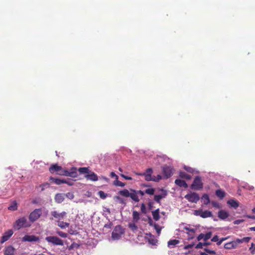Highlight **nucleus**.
I'll use <instances>...</instances> for the list:
<instances>
[{"label":"nucleus","mask_w":255,"mask_h":255,"mask_svg":"<svg viewBox=\"0 0 255 255\" xmlns=\"http://www.w3.org/2000/svg\"><path fill=\"white\" fill-rule=\"evenodd\" d=\"M152 173V170L151 168H147L145 172L143 173H136L138 175L144 176L145 180L147 181H155V179L151 177V174Z\"/></svg>","instance_id":"8"},{"label":"nucleus","mask_w":255,"mask_h":255,"mask_svg":"<svg viewBox=\"0 0 255 255\" xmlns=\"http://www.w3.org/2000/svg\"><path fill=\"white\" fill-rule=\"evenodd\" d=\"M219 240V237L217 235H215L212 239H211V241L214 242H218Z\"/></svg>","instance_id":"53"},{"label":"nucleus","mask_w":255,"mask_h":255,"mask_svg":"<svg viewBox=\"0 0 255 255\" xmlns=\"http://www.w3.org/2000/svg\"><path fill=\"white\" fill-rule=\"evenodd\" d=\"M39 240V237L34 235H25L22 238V242H37Z\"/></svg>","instance_id":"12"},{"label":"nucleus","mask_w":255,"mask_h":255,"mask_svg":"<svg viewBox=\"0 0 255 255\" xmlns=\"http://www.w3.org/2000/svg\"><path fill=\"white\" fill-rule=\"evenodd\" d=\"M194 246V244H189L188 245L185 246L184 247V249L185 250H188V249H191L192 248H193Z\"/></svg>","instance_id":"51"},{"label":"nucleus","mask_w":255,"mask_h":255,"mask_svg":"<svg viewBox=\"0 0 255 255\" xmlns=\"http://www.w3.org/2000/svg\"><path fill=\"white\" fill-rule=\"evenodd\" d=\"M49 180L52 182L54 183L56 185H60L61 184L66 183V180L65 179H60L57 178H55L54 177H50Z\"/></svg>","instance_id":"22"},{"label":"nucleus","mask_w":255,"mask_h":255,"mask_svg":"<svg viewBox=\"0 0 255 255\" xmlns=\"http://www.w3.org/2000/svg\"><path fill=\"white\" fill-rule=\"evenodd\" d=\"M74 171H70V177H72V178H76L77 177L78 174L76 172V168H74Z\"/></svg>","instance_id":"39"},{"label":"nucleus","mask_w":255,"mask_h":255,"mask_svg":"<svg viewBox=\"0 0 255 255\" xmlns=\"http://www.w3.org/2000/svg\"><path fill=\"white\" fill-rule=\"evenodd\" d=\"M244 221L245 220L243 219L236 220L234 221V225H239V224L244 222Z\"/></svg>","instance_id":"50"},{"label":"nucleus","mask_w":255,"mask_h":255,"mask_svg":"<svg viewBox=\"0 0 255 255\" xmlns=\"http://www.w3.org/2000/svg\"><path fill=\"white\" fill-rule=\"evenodd\" d=\"M98 195H99V196L102 198V199H105L107 197V194L106 193H105L104 191H100L99 192H98Z\"/></svg>","instance_id":"41"},{"label":"nucleus","mask_w":255,"mask_h":255,"mask_svg":"<svg viewBox=\"0 0 255 255\" xmlns=\"http://www.w3.org/2000/svg\"><path fill=\"white\" fill-rule=\"evenodd\" d=\"M136 192L137 193V195L139 194L141 196H143L144 195V194L145 193V191L143 192V191H142L141 190H136Z\"/></svg>","instance_id":"56"},{"label":"nucleus","mask_w":255,"mask_h":255,"mask_svg":"<svg viewBox=\"0 0 255 255\" xmlns=\"http://www.w3.org/2000/svg\"><path fill=\"white\" fill-rule=\"evenodd\" d=\"M49 171L51 173H56L57 174L61 175L63 171L62 167L58 165L57 164H52L49 168Z\"/></svg>","instance_id":"10"},{"label":"nucleus","mask_w":255,"mask_h":255,"mask_svg":"<svg viewBox=\"0 0 255 255\" xmlns=\"http://www.w3.org/2000/svg\"><path fill=\"white\" fill-rule=\"evenodd\" d=\"M217 242V245L218 246H220L222 243V242L220 240H218V242Z\"/></svg>","instance_id":"64"},{"label":"nucleus","mask_w":255,"mask_h":255,"mask_svg":"<svg viewBox=\"0 0 255 255\" xmlns=\"http://www.w3.org/2000/svg\"><path fill=\"white\" fill-rule=\"evenodd\" d=\"M133 221L137 222L139 220V214L136 211H133L132 212Z\"/></svg>","instance_id":"26"},{"label":"nucleus","mask_w":255,"mask_h":255,"mask_svg":"<svg viewBox=\"0 0 255 255\" xmlns=\"http://www.w3.org/2000/svg\"><path fill=\"white\" fill-rule=\"evenodd\" d=\"M202 239H203L204 240V234L202 233L199 235V236L197 237L198 241H200Z\"/></svg>","instance_id":"55"},{"label":"nucleus","mask_w":255,"mask_h":255,"mask_svg":"<svg viewBox=\"0 0 255 255\" xmlns=\"http://www.w3.org/2000/svg\"><path fill=\"white\" fill-rule=\"evenodd\" d=\"M51 215L55 219H58L59 220L64 219L67 213L66 212L63 211L60 213H58L56 211H53L51 212Z\"/></svg>","instance_id":"11"},{"label":"nucleus","mask_w":255,"mask_h":255,"mask_svg":"<svg viewBox=\"0 0 255 255\" xmlns=\"http://www.w3.org/2000/svg\"><path fill=\"white\" fill-rule=\"evenodd\" d=\"M204 246V244L202 243H199L196 246V249H202L203 248V246Z\"/></svg>","instance_id":"54"},{"label":"nucleus","mask_w":255,"mask_h":255,"mask_svg":"<svg viewBox=\"0 0 255 255\" xmlns=\"http://www.w3.org/2000/svg\"><path fill=\"white\" fill-rule=\"evenodd\" d=\"M110 175L111 177H116V180L118 179V176L114 172H112Z\"/></svg>","instance_id":"57"},{"label":"nucleus","mask_w":255,"mask_h":255,"mask_svg":"<svg viewBox=\"0 0 255 255\" xmlns=\"http://www.w3.org/2000/svg\"><path fill=\"white\" fill-rule=\"evenodd\" d=\"M184 169L187 171V172H190V173H193V169L191 167H189V166H185L184 167Z\"/></svg>","instance_id":"48"},{"label":"nucleus","mask_w":255,"mask_h":255,"mask_svg":"<svg viewBox=\"0 0 255 255\" xmlns=\"http://www.w3.org/2000/svg\"><path fill=\"white\" fill-rule=\"evenodd\" d=\"M15 252V249L11 246L7 247L4 250V255H13Z\"/></svg>","instance_id":"19"},{"label":"nucleus","mask_w":255,"mask_h":255,"mask_svg":"<svg viewBox=\"0 0 255 255\" xmlns=\"http://www.w3.org/2000/svg\"><path fill=\"white\" fill-rule=\"evenodd\" d=\"M184 229L185 230H186V231H188V232H190V233H192V234H194V233H195V229H193V228H192V229H190V228H188V227H184Z\"/></svg>","instance_id":"46"},{"label":"nucleus","mask_w":255,"mask_h":255,"mask_svg":"<svg viewBox=\"0 0 255 255\" xmlns=\"http://www.w3.org/2000/svg\"><path fill=\"white\" fill-rule=\"evenodd\" d=\"M120 175L126 180H131L132 179L131 177L126 176L123 174H121Z\"/></svg>","instance_id":"52"},{"label":"nucleus","mask_w":255,"mask_h":255,"mask_svg":"<svg viewBox=\"0 0 255 255\" xmlns=\"http://www.w3.org/2000/svg\"><path fill=\"white\" fill-rule=\"evenodd\" d=\"M212 204L215 207L219 208V204L217 203H216V202H212Z\"/></svg>","instance_id":"61"},{"label":"nucleus","mask_w":255,"mask_h":255,"mask_svg":"<svg viewBox=\"0 0 255 255\" xmlns=\"http://www.w3.org/2000/svg\"><path fill=\"white\" fill-rule=\"evenodd\" d=\"M153 205V203L152 202H149L148 203V208H149V210H151L152 209Z\"/></svg>","instance_id":"59"},{"label":"nucleus","mask_w":255,"mask_h":255,"mask_svg":"<svg viewBox=\"0 0 255 255\" xmlns=\"http://www.w3.org/2000/svg\"><path fill=\"white\" fill-rule=\"evenodd\" d=\"M246 217L248 218H249V219H255V216L246 215Z\"/></svg>","instance_id":"63"},{"label":"nucleus","mask_w":255,"mask_h":255,"mask_svg":"<svg viewBox=\"0 0 255 255\" xmlns=\"http://www.w3.org/2000/svg\"><path fill=\"white\" fill-rule=\"evenodd\" d=\"M179 243V241L177 240H169L168 242V247H174L175 245L178 244Z\"/></svg>","instance_id":"29"},{"label":"nucleus","mask_w":255,"mask_h":255,"mask_svg":"<svg viewBox=\"0 0 255 255\" xmlns=\"http://www.w3.org/2000/svg\"><path fill=\"white\" fill-rule=\"evenodd\" d=\"M49 187V184L48 183H44L39 186V187L41 188V191L44 190L45 188H48Z\"/></svg>","instance_id":"42"},{"label":"nucleus","mask_w":255,"mask_h":255,"mask_svg":"<svg viewBox=\"0 0 255 255\" xmlns=\"http://www.w3.org/2000/svg\"><path fill=\"white\" fill-rule=\"evenodd\" d=\"M113 226L112 222H109L107 224H105L104 225V228L107 229H111Z\"/></svg>","instance_id":"49"},{"label":"nucleus","mask_w":255,"mask_h":255,"mask_svg":"<svg viewBox=\"0 0 255 255\" xmlns=\"http://www.w3.org/2000/svg\"><path fill=\"white\" fill-rule=\"evenodd\" d=\"M70 172L63 169V171L62 172L61 175H65L66 176L70 177Z\"/></svg>","instance_id":"47"},{"label":"nucleus","mask_w":255,"mask_h":255,"mask_svg":"<svg viewBox=\"0 0 255 255\" xmlns=\"http://www.w3.org/2000/svg\"><path fill=\"white\" fill-rule=\"evenodd\" d=\"M30 226L31 224L27 221L26 218L22 217L16 220L13 227L15 229L18 230L22 228H27Z\"/></svg>","instance_id":"2"},{"label":"nucleus","mask_w":255,"mask_h":255,"mask_svg":"<svg viewBox=\"0 0 255 255\" xmlns=\"http://www.w3.org/2000/svg\"><path fill=\"white\" fill-rule=\"evenodd\" d=\"M179 176L182 178H185L187 180H190L191 178V176L187 174L185 172H181L179 174Z\"/></svg>","instance_id":"27"},{"label":"nucleus","mask_w":255,"mask_h":255,"mask_svg":"<svg viewBox=\"0 0 255 255\" xmlns=\"http://www.w3.org/2000/svg\"><path fill=\"white\" fill-rule=\"evenodd\" d=\"M85 177L88 180L93 181H96L98 180L97 175L93 172H90V173L86 174Z\"/></svg>","instance_id":"17"},{"label":"nucleus","mask_w":255,"mask_h":255,"mask_svg":"<svg viewBox=\"0 0 255 255\" xmlns=\"http://www.w3.org/2000/svg\"><path fill=\"white\" fill-rule=\"evenodd\" d=\"M114 185L116 186H120V187H124L126 185L125 183L122 182L118 180V179H116L114 181Z\"/></svg>","instance_id":"33"},{"label":"nucleus","mask_w":255,"mask_h":255,"mask_svg":"<svg viewBox=\"0 0 255 255\" xmlns=\"http://www.w3.org/2000/svg\"><path fill=\"white\" fill-rule=\"evenodd\" d=\"M185 198L188 201L192 203H197L200 199L198 194L196 193H191L185 195Z\"/></svg>","instance_id":"9"},{"label":"nucleus","mask_w":255,"mask_h":255,"mask_svg":"<svg viewBox=\"0 0 255 255\" xmlns=\"http://www.w3.org/2000/svg\"><path fill=\"white\" fill-rule=\"evenodd\" d=\"M65 183L68 184L69 186H72L74 184V183L72 181H69L67 180H66V183Z\"/></svg>","instance_id":"60"},{"label":"nucleus","mask_w":255,"mask_h":255,"mask_svg":"<svg viewBox=\"0 0 255 255\" xmlns=\"http://www.w3.org/2000/svg\"><path fill=\"white\" fill-rule=\"evenodd\" d=\"M42 213L41 209H36L29 214V220L31 223H33L40 217Z\"/></svg>","instance_id":"5"},{"label":"nucleus","mask_w":255,"mask_h":255,"mask_svg":"<svg viewBox=\"0 0 255 255\" xmlns=\"http://www.w3.org/2000/svg\"><path fill=\"white\" fill-rule=\"evenodd\" d=\"M129 228L132 231H135L137 230V227L134 223H130L128 224Z\"/></svg>","instance_id":"35"},{"label":"nucleus","mask_w":255,"mask_h":255,"mask_svg":"<svg viewBox=\"0 0 255 255\" xmlns=\"http://www.w3.org/2000/svg\"><path fill=\"white\" fill-rule=\"evenodd\" d=\"M157 240L155 239L154 238H151L149 239L148 240V243L149 244L152 245H155L157 243Z\"/></svg>","instance_id":"43"},{"label":"nucleus","mask_w":255,"mask_h":255,"mask_svg":"<svg viewBox=\"0 0 255 255\" xmlns=\"http://www.w3.org/2000/svg\"><path fill=\"white\" fill-rule=\"evenodd\" d=\"M13 232L12 230H8L6 231L4 235L1 237V239L0 241V243L3 244L5 242L7 241L10 237L13 235Z\"/></svg>","instance_id":"13"},{"label":"nucleus","mask_w":255,"mask_h":255,"mask_svg":"<svg viewBox=\"0 0 255 255\" xmlns=\"http://www.w3.org/2000/svg\"><path fill=\"white\" fill-rule=\"evenodd\" d=\"M119 193L120 195L125 197H130L133 201L135 202H138L139 199L138 198L136 190L130 189L129 191L125 189L119 191Z\"/></svg>","instance_id":"1"},{"label":"nucleus","mask_w":255,"mask_h":255,"mask_svg":"<svg viewBox=\"0 0 255 255\" xmlns=\"http://www.w3.org/2000/svg\"><path fill=\"white\" fill-rule=\"evenodd\" d=\"M58 226L62 229H65L69 226V224L66 222H64L63 221L59 222Z\"/></svg>","instance_id":"32"},{"label":"nucleus","mask_w":255,"mask_h":255,"mask_svg":"<svg viewBox=\"0 0 255 255\" xmlns=\"http://www.w3.org/2000/svg\"><path fill=\"white\" fill-rule=\"evenodd\" d=\"M216 195L220 198H223L225 196V193L224 191L221 190H217L216 191Z\"/></svg>","instance_id":"30"},{"label":"nucleus","mask_w":255,"mask_h":255,"mask_svg":"<svg viewBox=\"0 0 255 255\" xmlns=\"http://www.w3.org/2000/svg\"><path fill=\"white\" fill-rule=\"evenodd\" d=\"M203 187V184L200 176H196L193 183L191 185V189L193 190H200Z\"/></svg>","instance_id":"6"},{"label":"nucleus","mask_w":255,"mask_h":255,"mask_svg":"<svg viewBox=\"0 0 255 255\" xmlns=\"http://www.w3.org/2000/svg\"><path fill=\"white\" fill-rule=\"evenodd\" d=\"M66 196L71 199H72L74 198V195L70 193H67Z\"/></svg>","instance_id":"58"},{"label":"nucleus","mask_w":255,"mask_h":255,"mask_svg":"<svg viewBox=\"0 0 255 255\" xmlns=\"http://www.w3.org/2000/svg\"><path fill=\"white\" fill-rule=\"evenodd\" d=\"M45 240L48 243H52L53 245L63 246V242L60 238L56 236H48L46 237Z\"/></svg>","instance_id":"7"},{"label":"nucleus","mask_w":255,"mask_h":255,"mask_svg":"<svg viewBox=\"0 0 255 255\" xmlns=\"http://www.w3.org/2000/svg\"><path fill=\"white\" fill-rule=\"evenodd\" d=\"M193 214L196 216H200L202 218L213 217V214L211 211L208 210L203 211L202 209L194 210Z\"/></svg>","instance_id":"4"},{"label":"nucleus","mask_w":255,"mask_h":255,"mask_svg":"<svg viewBox=\"0 0 255 255\" xmlns=\"http://www.w3.org/2000/svg\"><path fill=\"white\" fill-rule=\"evenodd\" d=\"M140 210L142 213L145 214L146 213V207L144 204L142 203L140 207Z\"/></svg>","instance_id":"44"},{"label":"nucleus","mask_w":255,"mask_h":255,"mask_svg":"<svg viewBox=\"0 0 255 255\" xmlns=\"http://www.w3.org/2000/svg\"><path fill=\"white\" fill-rule=\"evenodd\" d=\"M249 250L252 255L255 254V245L254 243H252L251 247L249 248Z\"/></svg>","instance_id":"40"},{"label":"nucleus","mask_w":255,"mask_h":255,"mask_svg":"<svg viewBox=\"0 0 255 255\" xmlns=\"http://www.w3.org/2000/svg\"><path fill=\"white\" fill-rule=\"evenodd\" d=\"M175 183L180 187H183L185 188H187L188 187V185L186 182L184 180H182L181 179H176Z\"/></svg>","instance_id":"20"},{"label":"nucleus","mask_w":255,"mask_h":255,"mask_svg":"<svg viewBox=\"0 0 255 255\" xmlns=\"http://www.w3.org/2000/svg\"><path fill=\"white\" fill-rule=\"evenodd\" d=\"M161 178H162L161 175H158L157 176L156 178H155V181H158L159 180H160V179H161Z\"/></svg>","instance_id":"62"},{"label":"nucleus","mask_w":255,"mask_h":255,"mask_svg":"<svg viewBox=\"0 0 255 255\" xmlns=\"http://www.w3.org/2000/svg\"><path fill=\"white\" fill-rule=\"evenodd\" d=\"M124 232V229L121 225L116 226L112 233V237L114 240H119Z\"/></svg>","instance_id":"3"},{"label":"nucleus","mask_w":255,"mask_h":255,"mask_svg":"<svg viewBox=\"0 0 255 255\" xmlns=\"http://www.w3.org/2000/svg\"><path fill=\"white\" fill-rule=\"evenodd\" d=\"M239 244H240L237 242V239L235 241H233L232 242L225 244L224 245V248L227 250L236 249L238 247Z\"/></svg>","instance_id":"14"},{"label":"nucleus","mask_w":255,"mask_h":255,"mask_svg":"<svg viewBox=\"0 0 255 255\" xmlns=\"http://www.w3.org/2000/svg\"><path fill=\"white\" fill-rule=\"evenodd\" d=\"M202 200L203 201V203L205 205H207L209 204L210 202V200L209 198V196L206 194H204L202 197Z\"/></svg>","instance_id":"25"},{"label":"nucleus","mask_w":255,"mask_h":255,"mask_svg":"<svg viewBox=\"0 0 255 255\" xmlns=\"http://www.w3.org/2000/svg\"><path fill=\"white\" fill-rule=\"evenodd\" d=\"M78 171L81 174H88L90 172L88 167H80L78 169Z\"/></svg>","instance_id":"28"},{"label":"nucleus","mask_w":255,"mask_h":255,"mask_svg":"<svg viewBox=\"0 0 255 255\" xmlns=\"http://www.w3.org/2000/svg\"><path fill=\"white\" fill-rule=\"evenodd\" d=\"M114 199L118 200L119 201L120 203H121L122 204H123V205H125L126 204V203H125L124 199L122 198L120 196H115L114 197Z\"/></svg>","instance_id":"37"},{"label":"nucleus","mask_w":255,"mask_h":255,"mask_svg":"<svg viewBox=\"0 0 255 255\" xmlns=\"http://www.w3.org/2000/svg\"><path fill=\"white\" fill-rule=\"evenodd\" d=\"M152 215L153 216V219L157 221H158L160 219L159 216V209H157L152 212Z\"/></svg>","instance_id":"24"},{"label":"nucleus","mask_w":255,"mask_h":255,"mask_svg":"<svg viewBox=\"0 0 255 255\" xmlns=\"http://www.w3.org/2000/svg\"><path fill=\"white\" fill-rule=\"evenodd\" d=\"M162 192V193L160 195H155L154 196V200L158 203H160V200L161 199L165 198L167 195V192L165 190L163 189L161 190Z\"/></svg>","instance_id":"16"},{"label":"nucleus","mask_w":255,"mask_h":255,"mask_svg":"<svg viewBox=\"0 0 255 255\" xmlns=\"http://www.w3.org/2000/svg\"><path fill=\"white\" fill-rule=\"evenodd\" d=\"M251 239V237H245L241 239H237V242L239 243V244H241L243 242L248 243Z\"/></svg>","instance_id":"34"},{"label":"nucleus","mask_w":255,"mask_h":255,"mask_svg":"<svg viewBox=\"0 0 255 255\" xmlns=\"http://www.w3.org/2000/svg\"><path fill=\"white\" fill-rule=\"evenodd\" d=\"M54 199H55V202L58 203H62L64 200L63 195L60 193H58V194H56Z\"/></svg>","instance_id":"23"},{"label":"nucleus","mask_w":255,"mask_h":255,"mask_svg":"<svg viewBox=\"0 0 255 255\" xmlns=\"http://www.w3.org/2000/svg\"><path fill=\"white\" fill-rule=\"evenodd\" d=\"M212 235V233L211 232H209L207 233L206 234H204V241H206L208 239L211 238Z\"/></svg>","instance_id":"38"},{"label":"nucleus","mask_w":255,"mask_h":255,"mask_svg":"<svg viewBox=\"0 0 255 255\" xmlns=\"http://www.w3.org/2000/svg\"><path fill=\"white\" fill-rule=\"evenodd\" d=\"M218 216L221 220H225L229 216V214L225 210H221L218 212Z\"/></svg>","instance_id":"18"},{"label":"nucleus","mask_w":255,"mask_h":255,"mask_svg":"<svg viewBox=\"0 0 255 255\" xmlns=\"http://www.w3.org/2000/svg\"><path fill=\"white\" fill-rule=\"evenodd\" d=\"M155 192V189L154 188H148L145 190V193L147 194L152 195Z\"/></svg>","instance_id":"36"},{"label":"nucleus","mask_w":255,"mask_h":255,"mask_svg":"<svg viewBox=\"0 0 255 255\" xmlns=\"http://www.w3.org/2000/svg\"><path fill=\"white\" fill-rule=\"evenodd\" d=\"M227 204L231 207L237 209L239 206V203L238 201L234 199H231L228 201Z\"/></svg>","instance_id":"21"},{"label":"nucleus","mask_w":255,"mask_h":255,"mask_svg":"<svg viewBox=\"0 0 255 255\" xmlns=\"http://www.w3.org/2000/svg\"><path fill=\"white\" fill-rule=\"evenodd\" d=\"M162 172L166 178L170 177L173 174L171 168L167 166H164L162 167Z\"/></svg>","instance_id":"15"},{"label":"nucleus","mask_w":255,"mask_h":255,"mask_svg":"<svg viewBox=\"0 0 255 255\" xmlns=\"http://www.w3.org/2000/svg\"><path fill=\"white\" fill-rule=\"evenodd\" d=\"M57 234L61 237L62 238H67V234L64 233L61 231H59L57 232Z\"/></svg>","instance_id":"45"},{"label":"nucleus","mask_w":255,"mask_h":255,"mask_svg":"<svg viewBox=\"0 0 255 255\" xmlns=\"http://www.w3.org/2000/svg\"><path fill=\"white\" fill-rule=\"evenodd\" d=\"M8 210L11 211H16L17 209V205L16 202H13L8 207Z\"/></svg>","instance_id":"31"}]
</instances>
